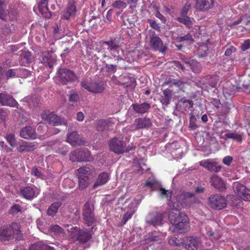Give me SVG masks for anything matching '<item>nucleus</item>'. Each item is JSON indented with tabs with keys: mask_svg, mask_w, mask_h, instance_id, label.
I'll use <instances>...</instances> for the list:
<instances>
[{
	"mask_svg": "<svg viewBox=\"0 0 250 250\" xmlns=\"http://www.w3.org/2000/svg\"><path fill=\"white\" fill-rule=\"evenodd\" d=\"M193 105V103L192 100H188L184 97L178 102L177 107L179 111L184 112L192 107Z\"/></svg>",
	"mask_w": 250,
	"mask_h": 250,
	"instance_id": "nucleus-25",
	"label": "nucleus"
},
{
	"mask_svg": "<svg viewBox=\"0 0 250 250\" xmlns=\"http://www.w3.org/2000/svg\"><path fill=\"white\" fill-rule=\"evenodd\" d=\"M82 216L84 224L91 226L96 222L94 214V207L92 203L87 201L84 204L82 209Z\"/></svg>",
	"mask_w": 250,
	"mask_h": 250,
	"instance_id": "nucleus-4",
	"label": "nucleus"
},
{
	"mask_svg": "<svg viewBox=\"0 0 250 250\" xmlns=\"http://www.w3.org/2000/svg\"><path fill=\"white\" fill-rule=\"evenodd\" d=\"M162 241V236L156 231L148 233L145 236L143 244L151 246L156 243H160Z\"/></svg>",
	"mask_w": 250,
	"mask_h": 250,
	"instance_id": "nucleus-15",
	"label": "nucleus"
},
{
	"mask_svg": "<svg viewBox=\"0 0 250 250\" xmlns=\"http://www.w3.org/2000/svg\"><path fill=\"white\" fill-rule=\"evenodd\" d=\"M109 122L106 120H101L97 122L95 126L96 130L100 132H102L107 129L108 128Z\"/></svg>",
	"mask_w": 250,
	"mask_h": 250,
	"instance_id": "nucleus-43",
	"label": "nucleus"
},
{
	"mask_svg": "<svg viewBox=\"0 0 250 250\" xmlns=\"http://www.w3.org/2000/svg\"><path fill=\"white\" fill-rule=\"evenodd\" d=\"M175 200L176 201L173 202L169 200L168 202V205L171 209L178 211L184 204L182 201H177V198L175 199Z\"/></svg>",
	"mask_w": 250,
	"mask_h": 250,
	"instance_id": "nucleus-45",
	"label": "nucleus"
},
{
	"mask_svg": "<svg viewBox=\"0 0 250 250\" xmlns=\"http://www.w3.org/2000/svg\"><path fill=\"white\" fill-rule=\"evenodd\" d=\"M20 193L23 198L29 200L33 199L36 196L35 190L30 186L21 187Z\"/></svg>",
	"mask_w": 250,
	"mask_h": 250,
	"instance_id": "nucleus-26",
	"label": "nucleus"
},
{
	"mask_svg": "<svg viewBox=\"0 0 250 250\" xmlns=\"http://www.w3.org/2000/svg\"><path fill=\"white\" fill-rule=\"evenodd\" d=\"M22 235L20 225L15 222H11L0 227V241L9 242L15 239L19 241L22 239Z\"/></svg>",
	"mask_w": 250,
	"mask_h": 250,
	"instance_id": "nucleus-1",
	"label": "nucleus"
},
{
	"mask_svg": "<svg viewBox=\"0 0 250 250\" xmlns=\"http://www.w3.org/2000/svg\"><path fill=\"white\" fill-rule=\"evenodd\" d=\"M37 148V145L34 143L23 142L18 147L17 149L20 152L24 151L28 152L34 150Z\"/></svg>",
	"mask_w": 250,
	"mask_h": 250,
	"instance_id": "nucleus-37",
	"label": "nucleus"
},
{
	"mask_svg": "<svg viewBox=\"0 0 250 250\" xmlns=\"http://www.w3.org/2000/svg\"><path fill=\"white\" fill-rule=\"evenodd\" d=\"M61 215L64 217L70 218L71 217L72 208L70 206H63L60 209Z\"/></svg>",
	"mask_w": 250,
	"mask_h": 250,
	"instance_id": "nucleus-49",
	"label": "nucleus"
},
{
	"mask_svg": "<svg viewBox=\"0 0 250 250\" xmlns=\"http://www.w3.org/2000/svg\"><path fill=\"white\" fill-rule=\"evenodd\" d=\"M201 243L197 237H188L186 241V246L188 250H197L200 247Z\"/></svg>",
	"mask_w": 250,
	"mask_h": 250,
	"instance_id": "nucleus-24",
	"label": "nucleus"
},
{
	"mask_svg": "<svg viewBox=\"0 0 250 250\" xmlns=\"http://www.w3.org/2000/svg\"><path fill=\"white\" fill-rule=\"evenodd\" d=\"M150 45L152 50L159 51L162 53H165L168 49L167 46L164 44L163 42L158 36L151 38Z\"/></svg>",
	"mask_w": 250,
	"mask_h": 250,
	"instance_id": "nucleus-10",
	"label": "nucleus"
},
{
	"mask_svg": "<svg viewBox=\"0 0 250 250\" xmlns=\"http://www.w3.org/2000/svg\"><path fill=\"white\" fill-rule=\"evenodd\" d=\"M81 85L87 91L95 93H101L105 88L104 82L99 80L85 79L81 82Z\"/></svg>",
	"mask_w": 250,
	"mask_h": 250,
	"instance_id": "nucleus-3",
	"label": "nucleus"
},
{
	"mask_svg": "<svg viewBox=\"0 0 250 250\" xmlns=\"http://www.w3.org/2000/svg\"><path fill=\"white\" fill-rule=\"evenodd\" d=\"M0 104L12 107H16L18 104L12 96L5 93H0Z\"/></svg>",
	"mask_w": 250,
	"mask_h": 250,
	"instance_id": "nucleus-22",
	"label": "nucleus"
},
{
	"mask_svg": "<svg viewBox=\"0 0 250 250\" xmlns=\"http://www.w3.org/2000/svg\"><path fill=\"white\" fill-rule=\"evenodd\" d=\"M135 123L137 129L148 128L152 125L150 119L146 117L138 118L135 120Z\"/></svg>",
	"mask_w": 250,
	"mask_h": 250,
	"instance_id": "nucleus-29",
	"label": "nucleus"
},
{
	"mask_svg": "<svg viewBox=\"0 0 250 250\" xmlns=\"http://www.w3.org/2000/svg\"><path fill=\"white\" fill-rule=\"evenodd\" d=\"M62 205V203L61 202L53 203L48 208L46 211L47 214L49 216L54 217L58 212Z\"/></svg>",
	"mask_w": 250,
	"mask_h": 250,
	"instance_id": "nucleus-35",
	"label": "nucleus"
},
{
	"mask_svg": "<svg viewBox=\"0 0 250 250\" xmlns=\"http://www.w3.org/2000/svg\"><path fill=\"white\" fill-rule=\"evenodd\" d=\"M42 118L44 121L53 126L68 125L67 121L65 119L58 116L52 112L44 113L42 115Z\"/></svg>",
	"mask_w": 250,
	"mask_h": 250,
	"instance_id": "nucleus-6",
	"label": "nucleus"
},
{
	"mask_svg": "<svg viewBox=\"0 0 250 250\" xmlns=\"http://www.w3.org/2000/svg\"><path fill=\"white\" fill-rule=\"evenodd\" d=\"M134 111L138 114H144L146 113L150 108V104L147 103H144L141 104H132Z\"/></svg>",
	"mask_w": 250,
	"mask_h": 250,
	"instance_id": "nucleus-31",
	"label": "nucleus"
},
{
	"mask_svg": "<svg viewBox=\"0 0 250 250\" xmlns=\"http://www.w3.org/2000/svg\"><path fill=\"white\" fill-rule=\"evenodd\" d=\"M208 201L210 207L214 209H222L227 206L226 199L220 194L210 195Z\"/></svg>",
	"mask_w": 250,
	"mask_h": 250,
	"instance_id": "nucleus-7",
	"label": "nucleus"
},
{
	"mask_svg": "<svg viewBox=\"0 0 250 250\" xmlns=\"http://www.w3.org/2000/svg\"><path fill=\"white\" fill-rule=\"evenodd\" d=\"M227 200L228 203L232 207H237L239 206L240 200L235 196L233 195H229L227 196Z\"/></svg>",
	"mask_w": 250,
	"mask_h": 250,
	"instance_id": "nucleus-48",
	"label": "nucleus"
},
{
	"mask_svg": "<svg viewBox=\"0 0 250 250\" xmlns=\"http://www.w3.org/2000/svg\"><path fill=\"white\" fill-rule=\"evenodd\" d=\"M225 136L227 138L232 139L238 142H241L242 141V137L241 135L238 134L235 132L228 133L225 134Z\"/></svg>",
	"mask_w": 250,
	"mask_h": 250,
	"instance_id": "nucleus-51",
	"label": "nucleus"
},
{
	"mask_svg": "<svg viewBox=\"0 0 250 250\" xmlns=\"http://www.w3.org/2000/svg\"><path fill=\"white\" fill-rule=\"evenodd\" d=\"M184 215H187L185 213L182 212H179L177 214L173 212L169 213L168 219L172 226H175L178 224L183 222L182 219H184Z\"/></svg>",
	"mask_w": 250,
	"mask_h": 250,
	"instance_id": "nucleus-33",
	"label": "nucleus"
},
{
	"mask_svg": "<svg viewBox=\"0 0 250 250\" xmlns=\"http://www.w3.org/2000/svg\"><path fill=\"white\" fill-rule=\"evenodd\" d=\"M31 174L32 175L42 179H43L45 178L44 170L41 167H33L31 169Z\"/></svg>",
	"mask_w": 250,
	"mask_h": 250,
	"instance_id": "nucleus-44",
	"label": "nucleus"
},
{
	"mask_svg": "<svg viewBox=\"0 0 250 250\" xmlns=\"http://www.w3.org/2000/svg\"><path fill=\"white\" fill-rule=\"evenodd\" d=\"M172 91L169 89H167L163 91L162 94L161 95L159 101L160 103L165 106H167L169 104L172 98Z\"/></svg>",
	"mask_w": 250,
	"mask_h": 250,
	"instance_id": "nucleus-32",
	"label": "nucleus"
},
{
	"mask_svg": "<svg viewBox=\"0 0 250 250\" xmlns=\"http://www.w3.org/2000/svg\"><path fill=\"white\" fill-rule=\"evenodd\" d=\"M112 6L119 9L124 8L126 6V4L122 1L116 0L113 3Z\"/></svg>",
	"mask_w": 250,
	"mask_h": 250,
	"instance_id": "nucleus-61",
	"label": "nucleus"
},
{
	"mask_svg": "<svg viewBox=\"0 0 250 250\" xmlns=\"http://www.w3.org/2000/svg\"><path fill=\"white\" fill-rule=\"evenodd\" d=\"M233 189L242 200L250 201V189L247 188L245 186L239 183H234Z\"/></svg>",
	"mask_w": 250,
	"mask_h": 250,
	"instance_id": "nucleus-9",
	"label": "nucleus"
},
{
	"mask_svg": "<svg viewBox=\"0 0 250 250\" xmlns=\"http://www.w3.org/2000/svg\"><path fill=\"white\" fill-rule=\"evenodd\" d=\"M20 60L22 62H32V55L31 52L21 50L19 52Z\"/></svg>",
	"mask_w": 250,
	"mask_h": 250,
	"instance_id": "nucleus-42",
	"label": "nucleus"
},
{
	"mask_svg": "<svg viewBox=\"0 0 250 250\" xmlns=\"http://www.w3.org/2000/svg\"><path fill=\"white\" fill-rule=\"evenodd\" d=\"M77 171V177L90 179L91 177L93 176L95 169L92 166L86 165L78 168Z\"/></svg>",
	"mask_w": 250,
	"mask_h": 250,
	"instance_id": "nucleus-16",
	"label": "nucleus"
},
{
	"mask_svg": "<svg viewBox=\"0 0 250 250\" xmlns=\"http://www.w3.org/2000/svg\"><path fill=\"white\" fill-rule=\"evenodd\" d=\"M29 250H55V248L45 244L42 241H39L32 244L28 248Z\"/></svg>",
	"mask_w": 250,
	"mask_h": 250,
	"instance_id": "nucleus-28",
	"label": "nucleus"
},
{
	"mask_svg": "<svg viewBox=\"0 0 250 250\" xmlns=\"http://www.w3.org/2000/svg\"><path fill=\"white\" fill-rule=\"evenodd\" d=\"M166 83L170 87L175 86L183 90V89L184 88L185 83L180 79H168L166 82Z\"/></svg>",
	"mask_w": 250,
	"mask_h": 250,
	"instance_id": "nucleus-40",
	"label": "nucleus"
},
{
	"mask_svg": "<svg viewBox=\"0 0 250 250\" xmlns=\"http://www.w3.org/2000/svg\"><path fill=\"white\" fill-rule=\"evenodd\" d=\"M163 215L158 212H153L148 214L146 217V223L154 227L163 224Z\"/></svg>",
	"mask_w": 250,
	"mask_h": 250,
	"instance_id": "nucleus-12",
	"label": "nucleus"
},
{
	"mask_svg": "<svg viewBox=\"0 0 250 250\" xmlns=\"http://www.w3.org/2000/svg\"><path fill=\"white\" fill-rule=\"evenodd\" d=\"M116 65H113L112 64H108L106 63L105 67H102L101 70L103 72H104V71L108 72H114L115 71L116 69Z\"/></svg>",
	"mask_w": 250,
	"mask_h": 250,
	"instance_id": "nucleus-57",
	"label": "nucleus"
},
{
	"mask_svg": "<svg viewBox=\"0 0 250 250\" xmlns=\"http://www.w3.org/2000/svg\"><path fill=\"white\" fill-rule=\"evenodd\" d=\"M133 213V212H127L123 216L121 223L122 225H125L126 222L127 221V220L130 219Z\"/></svg>",
	"mask_w": 250,
	"mask_h": 250,
	"instance_id": "nucleus-63",
	"label": "nucleus"
},
{
	"mask_svg": "<svg viewBox=\"0 0 250 250\" xmlns=\"http://www.w3.org/2000/svg\"><path fill=\"white\" fill-rule=\"evenodd\" d=\"M109 179V175L106 172L101 173L93 185V188H96L97 187L101 186L107 183Z\"/></svg>",
	"mask_w": 250,
	"mask_h": 250,
	"instance_id": "nucleus-34",
	"label": "nucleus"
},
{
	"mask_svg": "<svg viewBox=\"0 0 250 250\" xmlns=\"http://www.w3.org/2000/svg\"><path fill=\"white\" fill-rule=\"evenodd\" d=\"M66 141L73 146H82L84 145L85 142L76 131L68 132L67 134Z\"/></svg>",
	"mask_w": 250,
	"mask_h": 250,
	"instance_id": "nucleus-14",
	"label": "nucleus"
},
{
	"mask_svg": "<svg viewBox=\"0 0 250 250\" xmlns=\"http://www.w3.org/2000/svg\"><path fill=\"white\" fill-rule=\"evenodd\" d=\"M92 234L87 229H79L76 234V240L81 244L88 242L92 238Z\"/></svg>",
	"mask_w": 250,
	"mask_h": 250,
	"instance_id": "nucleus-18",
	"label": "nucleus"
},
{
	"mask_svg": "<svg viewBox=\"0 0 250 250\" xmlns=\"http://www.w3.org/2000/svg\"><path fill=\"white\" fill-rule=\"evenodd\" d=\"M20 135L21 137L25 139H35L37 138L35 128L30 125L23 127Z\"/></svg>",
	"mask_w": 250,
	"mask_h": 250,
	"instance_id": "nucleus-20",
	"label": "nucleus"
},
{
	"mask_svg": "<svg viewBox=\"0 0 250 250\" xmlns=\"http://www.w3.org/2000/svg\"><path fill=\"white\" fill-rule=\"evenodd\" d=\"M120 38L118 37H113L109 41H102L100 42L102 49L105 51L115 52L118 51L120 48Z\"/></svg>",
	"mask_w": 250,
	"mask_h": 250,
	"instance_id": "nucleus-8",
	"label": "nucleus"
},
{
	"mask_svg": "<svg viewBox=\"0 0 250 250\" xmlns=\"http://www.w3.org/2000/svg\"><path fill=\"white\" fill-rule=\"evenodd\" d=\"M211 185L219 192H223L226 189V186L222 179L216 175H213L210 178Z\"/></svg>",
	"mask_w": 250,
	"mask_h": 250,
	"instance_id": "nucleus-23",
	"label": "nucleus"
},
{
	"mask_svg": "<svg viewBox=\"0 0 250 250\" xmlns=\"http://www.w3.org/2000/svg\"><path fill=\"white\" fill-rule=\"evenodd\" d=\"M184 219H182L183 222L175 226H172L169 228V230L171 232H176L180 233L186 232L188 229V218L187 215H184Z\"/></svg>",
	"mask_w": 250,
	"mask_h": 250,
	"instance_id": "nucleus-17",
	"label": "nucleus"
},
{
	"mask_svg": "<svg viewBox=\"0 0 250 250\" xmlns=\"http://www.w3.org/2000/svg\"><path fill=\"white\" fill-rule=\"evenodd\" d=\"M79 96L78 93L75 91H72L69 96V100L70 102H76L79 100Z\"/></svg>",
	"mask_w": 250,
	"mask_h": 250,
	"instance_id": "nucleus-56",
	"label": "nucleus"
},
{
	"mask_svg": "<svg viewBox=\"0 0 250 250\" xmlns=\"http://www.w3.org/2000/svg\"><path fill=\"white\" fill-rule=\"evenodd\" d=\"M3 2L0 0V19L6 22L8 21V13L3 8Z\"/></svg>",
	"mask_w": 250,
	"mask_h": 250,
	"instance_id": "nucleus-54",
	"label": "nucleus"
},
{
	"mask_svg": "<svg viewBox=\"0 0 250 250\" xmlns=\"http://www.w3.org/2000/svg\"><path fill=\"white\" fill-rule=\"evenodd\" d=\"M76 12V6L75 2H70L67 7L66 11L63 13V17L66 20H68L70 16H73Z\"/></svg>",
	"mask_w": 250,
	"mask_h": 250,
	"instance_id": "nucleus-38",
	"label": "nucleus"
},
{
	"mask_svg": "<svg viewBox=\"0 0 250 250\" xmlns=\"http://www.w3.org/2000/svg\"><path fill=\"white\" fill-rule=\"evenodd\" d=\"M177 40L179 42H186L188 44L192 43L193 42L192 36L189 33H188L184 36L179 37Z\"/></svg>",
	"mask_w": 250,
	"mask_h": 250,
	"instance_id": "nucleus-50",
	"label": "nucleus"
},
{
	"mask_svg": "<svg viewBox=\"0 0 250 250\" xmlns=\"http://www.w3.org/2000/svg\"><path fill=\"white\" fill-rule=\"evenodd\" d=\"M224 48L226 49L225 52L226 56H229L233 52L236 51V48L232 45H226Z\"/></svg>",
	"mask_w": 250,
	"mask_h": 250,
	"instance_id": "nucleus-59",
	"label": "nucleus"
},
{
	"mask_svg": "<svg viewBox=\"0 0 250 250\" xmlns=\"http://www.w3.org/2000/svg\"><path fill=\"white\" fill-rule=\"evenodd\" d=\"M1 28L3 32L6 33H11L15 30L14 25L13 24H11V25L9 24H5L1 27Z\"/></svg>",
	"mask_w": 250,
	"mask_h": 250,
	"instance_id": "nucleus-55",
	"label": "nucleus"
},
{
	"mask_svg": "<svg viewBox=\"0 0 250 250\" xmlns=\"http://www.w3.org/2000/svg\"><path fill=\"white\" fill-rule=\"evenodd\" d=\"M219 81L218 77L217 75H208L202 78L199 81L200 84L206 87L210 86L215 87Z\"/></svg>",
	"mask_w": 250,
	"mask_h": 250,
	"instance_id": "nucleus-21",
	"label": "nucleus"
},
{
	"mask_svg": "<svg viewBox=\"0 0 250 250\" xmlns=\"http://www.w3.org/2000/svg\"><path fill=\"white\" fill-rule=\"evenodd\" d=\"M215 0H195V8L200 12H206L211 9Z\"/></svg>",
	"mask_w": 250,
	"mask_h": 250,
	"instance_id": "nucleus-13",
	"label": "nucleus"
},
{
	"mask_svg": "<svg viewBox=\"0 0 250 250\" xmlns=\"http://www.w3.org/2000/svg\"><path fill=\"white\" fill-rule=\"evenodd\" d=\"M56 79L60 85H67L76 81L77 77L70 70L64 68H60L58 70Z\"/></svg>",
	"mask_w": 250,
	"mask_h": 250,
	"instance_id": "nucleus-2",
	"label": "nucleus"
},
{
	"mask_svg": "<svg viewBox=\"0 0 250 250\" xmlns=\"http://www.w3.org/2000/svg\"><path fill=\"white\" fill-rule=\"evenodd\" d=\"M111 151L119 154L124 152H128L133 149V147L130 146L126 147L124 142L119 138L112 139L109 144Z\"/></svg>",
	"mask_w": 250,
	"mask_h": 250,
	"instance_id": "nucleus-5",
	"label": "nucleus"
},
{
	"mask_svg": "<svg viewBox=\"0 0 250 250\" xmlns=\"http://www.w3.org/2000/svg\"><path fill=\"white\" fill-rule=\"evenodd\" d=\"M76 153L79 161H89L91 159L90 153L87 149H76Z\"/></svg>",
	"mask_w": 250,
	"mask_h": 250,
	"instance_id": "nucleus-36",
	"label": "nucleus"
},
{
	"mask_svg": "<svg viewBox=\"0 0 250 250\" xmlns=\"http://www.w3.org/2000/svg\"><path fill=\"white\" fill-rule=\"evenodd\" d=\"M192 20L190 17L188 16L185 17H179L177 18V21L184 25L188 27H191L193 25Z\"/></svg>",
	"mask_w": 250,
	"mask_h": 250,
	"instance_id": "nucleus-47",
	"label": "nucleus"
},
{
	"mask_svg": "<svg viewBox=\"0 0 250 250\" xmlns=\"http://www.w3.org/2000/svg\"><path fill=\"white\" fill-rule=\"evenodd\" d=\"M78 187L80 190H83L90 184V179L88 178H82L78 177Z\"/></svg>",
	"mask_w": 250,
	"mask_h": 250,
	"instance_id": "nucleus-46",
	"label": "nucleus"
},
{
	"mask_svg": "<svg viewBox=\"0 0 250 250\" xmlns=\"http://www.w3.org/2000/svg\"><path fill=\"white\" fill-rule=\"evenodd\" d=\"M159 191L160 192V196L162 198H167L168 195H170V197L172 196V192L168 190H166L164 188H160Z\"/></svg>",
	"mask_w": 250,
	"mask_h": 250,
	"instance_id": "nucleus-60",
	"label": "nucleus"
},
{
	"mask_svg": "<svg viewBox=\"0 0 250 250\" xmlns=\"http://www.w3.org/2000/svg\"><path fill=\"white\" fill-rule=\"evenodd\" d=\"M177 201H182L185 206H190L193 204L198 203V198L191 192H185L177 197Z\"/></svg>",
	"mask_w": 250,
	"mask_h": 250,
	"instance_id": "nucleus-11",
	"label": "nucleus"
},
{
	"mask_svg": "<svg viewBox=\"0 0 250 250\" xmlns=\"http://www.w3.org/2000/svg\"><path fill=\"white\" fill-rule=\"evenodd\" d=\"M118 83L120 84H126L127 87L131 88H134L136 84L135 78L128 75L121 76Z\"/></svg>",
	"mask_w": 250,
	"mask_h": 250,
	"instance_id": "nucleus-27",
	"label": "nucleus"
},
{
	"mask_svg": "<svg viewBox=\"0 0 250 250\" xmlns=\"http://www.w3.org/2000/svg\"><path fill=\"white\" fill-rule=\"evenodd\" d=\"M47 0H41L38 5V9L42 16L45 18H50L51 17V13L49 10Z\"/></svg>",
	"mask_w": 250,
	"mask_h": 250,
	"instance_id": "nucleus-30",
	"label": "nucleus"
},
{
	"mask_svg": "<svg viewBox=\"0 0 250 250\" xmlns=\"http://www.w3.org/2000/svg\"><path fill=\"white\" fill-rule=\"evenodd\" d=\"M21 211V207L19 204H14L9 210V213L12 215H15Z\"/></svg>",
	"mask_w": 250,
	"mask_h": 250,
	"instance_id": "nucleus-53",
	"label": "nucleus"
},
{
	"mask_svg": "<svg viewBox=\"0 0 250 250\" xmlns=\"http://www.w3.org/2000/svg\"><path fill=\"white\" fill-rule=\"evenodd\" d=\"M6 139L11 146L14 147L16 145V140L13 134L7 135Z\"/></svg>",
	"mask_w": 250,
	"mask_h": 250,
	"instance_id": "nucleus-58",
	"label": "nucleus"
},
{
	"mask_svg": "<svg viewBox=\"0 0 250 250\" xmlns=\"http://www.w3.org/2000/svg\"><path fill=\"white\" fill-rule=\"evenodd\" d=\"M240 48L243 51H245L250 48V39L245 40L240 46Z\"/></svg>",
	"mask_w": 250,
	"mask_h": 250,
	"instance_id": "nucleus-62",
	"label": "nucleus"
},
{
	"mask_svg": "<svg viewBox=\"0 0 250 250\" xmlns=\"http://www.w3.org/2000/svg\"><path fill=\"white\" fill-rule=\"evenodd\" d=\"M21 74V70L18 69H5L4 77L7 79L18 77Z\"/></svg>",
	"mask_w": 250,
	"mask_h": 250,
	"instance_id": "nucleus-41",
	"label": "nucleus"
},
{
	"mask_svg": "<svg viewBox=\"0 0 250 250\" xmlns=\"http://www.w3.org/2000/svg\"><path fill=\"white\" fill-rule=\"evenodd\" d=\"M195 120L196 119L193 115L191 116V117L190 118L189 127L192 130L195 129L197 127L195 124Z\"/></svg>",
	"mask_w": 250,
	"mask_h": 250,
	"instance_id": "nucleus-64",
	"label": "nucleus"
},
{
	"mask_svg": "<svg viewBox=\"0 0 250 250\" xmlns=\"http://www.w3.org/2000/svg\"><path fill=\"white\" fill-rule=\"evenodd\" d=\"M187 67H188V69L190 68L194 73H199L202 67L200 65V63H185Z\"/></svg>",
	"mask_w": 250,
	"mask_h": 250,
	"instance_id": "nucleus-52",
	"label": "nucleus"
},
{
	"mask_svg": "<svg viewBox=\"0 0 250 250\" xmlns=\"http://www.w3.org/2000/svg\"><path fill=\"white\" fill-rule=\"evenodd\" d=\"M42 58L43 62H55L57 61L55 54L53 52H44L42 53Z\"/></svg>",
	"mask_w": 250,
	"mask_h": 250,
	"instance_id": "nucleus-39",
	"label": "nucleus"
},
{
	"mask_svg": "<svg viewBox=\"0 0 250 250\" xmlns=\"http://www.w3.org/2000/svg\"><path fill=\"white\" fill-rule=\"evenodd\" d=\"M200 165L211 172H218L220 171L221 167L213 160H205L200 162Z\"/></svg>",
	"mask_w": 250,
	"mask_h": 250,
	"instance_id": "nucleus-19",
	"label": "nucleus"
}]
</instances>
